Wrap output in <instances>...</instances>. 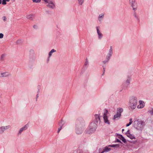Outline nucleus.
<instances>
[{
    "instance_id": "obj_19",
    "label": "nucleus",
    "mask_w": 153,
    "mask_h": 153,
    "mask_svg": "<svg viewBox=\"0 0 153 153\" xmlns=\"http://www.w3.org/2000/svg\"><path fill=\"white\" fill-rule=\"evenodd\" d=\"M33 2L36 3H38L41 1V0H33Z\"/></svg>"
},
{
    "instance_id": "obj_3",
    "label": "nucleus",
    "mask_w": 153,
    "mask_h": 153,
    "mask_svg": "<svg viewBox=\"0 0 153 153\" xmlns=\"http://www.w3.org/2000/svg\"><path fill=\"white\" fill-rule=\"evenodd\" d=\"M46 3L48 4L47 6L48 7L53 8L55 7V5L53 1L52 0H44Z\"/></svg>"
},
{
    "instance_id": "obj_26",
    "label": "nucleus",
    "mask_w": 153,
    "mask_h": 153,
    "mask_svg": "<svg viewBox=\"0 0 153 153\" xmlns=\"http://www.w3.org/2000/svg\"><path fill=\"white\" fill-rule=\"evenodd\" d=\"M3 35L2 33H0V38H2L3 37Z\"/></svg>"
},
{
    "instance_id": "obj_11",
    "label": "nucleus",
    "mask_w": 153,
    "mask_h": 153,
    "mask_svg": "<svg viewBox=\"0 0 153 153\" xmlns=\"http://www.w3.org/2000/svg\"><path fill=\"white\" fill-rule=\"evenodd\" d=\"M9 75V73L7 72L0 73V77L6 76Z\"/></svg>"
},
{
    "instance_id": "obj_27",
    "label": "nucleus",
    "mask_w": 153,
    "mask_h": 153,
    "mask_svg": "<svg viewBox=\"0 0 153 153\" xmlns=\"http://www.w3.org/2000/svg\"><path fill=\"white\" fill-rule=\"evenodd\" d=\"M104 15L102 14H100L99 16V18H101Z\"/></svg>"
},
{
    "instance_id": "obj_25",
    "label": "nucleus",
    "mask_w": 153,
    "mask_h": 153,
    "mask_svg": "<svg viewBox=\"0 0 153 153\" xmlns=\"http://www.w3.org/2000/svg\"><path fill=\"white\" fill-rule=\"evenodd\" d=\"M93 130V129L92 128H91L90 129V131H89V132H87V133H88V134H90L92 132L91 131Z\"/></svg>"
},
{
    "instance_id": "obj_8",
    "label": "nucleus",
    "mask_w": 153,
    "mask_h": 153,
    "mask_svg": "<svg viewBox=\"0 0 153 153\" xmlns=\"http://www.w3.org/2000/svg\"><path fill=\"white\" fill-rule=\"evenodd\" d=\"M94 116L95 123H97L98 121L100 122V121L99 116L98 114H95Z\"/></svg>"
},
{
    "instance_id": "obj_1",
    "label": "nucleus",
    "mask_w": 153,
    "mask_h": 153,
    "mask_svg": "<svg viewBox=\"0 0 153 153\" xmlns=\"http://www.w3.org/2000/svg\"><path fill=\"white\" fill-rule=\"evenodd\" d=\"M144 125V123L143 121L139 120L135 122L134 127L138 130H140L142 129Z\"/></svg>"
},
{
    "instance_id": "obj_30",
    "label": "nucleus",
    "mask_w": 153,
    "mask_h": 153,
    "mask_svg": "<svg viewBox=\"0 0 153 153\" xmlns=\"http://www.w3.org/2000/svg\"><path fill=\"white\" fill-rule=\"evenodd\" d=\"M112 47H111V49H110V50L111 51H112Z\"/></svg>"
},
{
    "instance_id": "obj_2",
    "label": "nucleus",
    "mask_w": 153,
    "mask_h": 153,
    "mask_svg": "<svg viewBox=\"0 0 153 153\" xmlns=\"http://www.w3.org/2000/svg\"><path fill=\"white\" fill-rule=\"evenodd\" d=\"M137 102V99L135 98H132L130 99L129 105L131 109H134L136 108Z\"/></svg>"
},
{
    "instance_id": "obj_31",
    "label": "nucleus",
    "mask_w": 153,
    "mask_h": 153,
    "mask_svg": "<svg viewBox=\"0 0 153 153\" xmlns=\"http://www.w3.org/2000/svg\"><path fill=\"white\" fill-rule=\"evenodd\" d=\"M111 54H109V56H109V57H110L111 56Z\"/></svg>"
},
{
    "instance_id": "obj_7",
    "label": "nucleus",
    "mask_w": 153,
    "mask_h": 153,
    "mask_svg": "<svg viewBox=\"0 0 153 153\" xmlns=\"http://www.w3.org/2000/svg\"><path fill=\"white\" fill-rule=\"evenodd\" d=\"M139 102L140 104L137 106V108H143L145 105V103L141 100H140Z\"/></svg>"
},
{
    "instance_id": "obj_13",
    "label": "nucleus",
    "mask_w": 153,
    "mask_h": 153,
    "mask_svg": "<svg viewBox=\"0 0 153 153\" xmlns=\"http://www.w3.org/2000/svg\"><path fill=\"white\" fill-rule=\"evenodd\" d=\"M120 114H119L117 113L114 116V119L116 120L117 118L120 117Z\"/></svg>"
},
{
    "instance_id": "obj_17",
    "label": "nucleus",
    "mask_w": 153,
    "mask_h": 153,
    "mask_svg": "<svg viewBox=\"0 0 153 153\" xmlns=\"http://www.w3.org/2000/svg\"><path fill=\"white\" fill-rule=\"evenodd\" d=\"M33 16L32 15H29L27 16V18L30 19H31L33 17Z\"/></svg>"
},
{
    "instance_id": "obj_20",
    "label": "nucleus",
    "mask_w": 153,
    "mask_h": 153,
    "mask_svg": "<svg viewBox=\"0 0 153 153\" xmlns=\"http://www.w3.org/2000/svg\"><path fill=\"white\" fill-rule=\"evenodd\" d=\"M78 1L79 2V4L81 5L83 2L84 0H78Z\"/></svg>"
},
{
    "instance_id": "obj_35",
    "label": "nucleus",
    "mask_w": 153,
    "mask_h": 153,
    "mask_svg": "<svg viewBox=\"0 0 153 153\" xmlns=\"http://www.w3.org/2000/svg\"><path fill=\"white\" fill-rule=\"evenodd\" d=\"M124 131V129H123L122 130V131L123 132V131Z\"/></svg>"
},
{
    "instance_id": "obj_22",
    "label": "nucleus",
    "mask_w": 153,
    "mask_h": 153,
    "mask_svg": "<svg viewBox=\"0 0 153 153\" xmlns=\"http://www.w3.org/2000/svg\"><path fill=\"white\" fill-rule=\"evenodd\" d=\"M76 133L78 134H79L81 133L82 131L80 132L79 130H77L76 131Z\"/></svg>"
},
{
    "instance_id": "obj_37",
    "label": "nucleus",
    "mask_w": 153,
    "mask_h": 153,
    "mask_svg": "<svg viewBox=\"0 0 153 153\" xmlns=\"http://www.w3.org/2000/svg\"><path fill=\"white\" fill-rule=\"evenodd\" d=\"M103 69L104 70V71H105V69H104V68H103Z\"/></svg>"
},
{
    "instance_id": "obj_18",
    "label": "nucleus",
    "mask_w": 153,
    "mask_h": 153,
    "mask_svg": "<svg viewBox=\"0 0 153 153\" xmlns=\"http://www.w3.org/2000/svg\"><path fill=\"white\" fill-rule=\"evenodd\" d=\"M55 51H56L55 50H54V49H53L49 53V57H50L52 53H53L55 52Z\"/></svg>"
},
{
    "instance_id": "obj_5",
    "label": "nucleus",
    "mask_w": 153,
    "mask_h": 153,
    "mask_svg": "<svg viewBox=\"0 0 153 153\" xmlns=\"http://www.w3.org/2000/svg\"><path fill=\"white\" fill-rule=\"evenodd\" d=\"M118 146V145H109L108 146L105 147L103 149V152H108L111 150V147H115Z\"/></svg>"
},
{
    "instance_id": "obj_21",
    "label": "nucleus",
    "mask_w": 153,
    "mask_h": 153,
    "mask_svg": "<svg viewBox=\"0 0 153 153\" xmlns=\"http://www.w3.org/2000/svg\"><path fill=\"white\" fill-rule=\"evenodd\" d=\"M6 1L5 0H3L2 1V4L3 5L6 4H7Z\"/></svg>"
},
{
    "instance_id": "obj_29",
    "label": "nucleus",
    "mask_w": 153,
    "mask_h": 153,
    "mask_svg": "<svg viewBox=\"0 0 153 153\" xmlns=\"http://www.w3.org/2000/svg\"><path fill=\"white\" fill-rule=\"evenodd\" d=\"M61 128H59V129H58V133H59V132L61 130Z\"/></svg>"
},
{
    "instance_id": "obj_9",
    "label": "nucleus",
    "mask_w": 153,
    "mask_h": 153,
    "mask_svg": "<svg viewBox=\"0 0 153 153\" xmlns=\"http://www.w3.org/2000/svg\"><path fill=\"white\" fill-rule=\"evenodd\" d=\"M129 130L127 132V136L131 139H135L134 136L129 133Z\"/></svg>"
},
{
    "instance_id": "obj_32",
    "label": "nucleus",
    "mask_w": 153,
    "mask_h": 153,
    "mask_svg": "<svg viewBox=\"0 0 153 153\" xmlns=\"http://www.w3.org/2000/svg\"><path fill=\"white\" fill-rule=\"evenodd\" d=\"M6 1H7V2H8L10 1V0H5Z\"/></svg>"
},
{
    "instance_id": "obj_36",
    "label": "nucleus",
    "mask_w": 153,
    "mask_h": 153,
    "mask_svg": "<svg viewBox=\"0 0 153 153\" xmlns=\"http://www.w3.org/2000/svg\"><path fill=\"white\" fill-rule=\"evenodd\" d=\"M109 57H108V59H109Z\"/></svg>"
},
{
    "instance_id": "obj_14",
    "label": "nucleus",
    "mask_w": 153,
    "mask_h": 153,
    "mask_svg": "<svg viewBox=\"0 0 153 153\" xmlns=\"http://www.w3.org/2000/svg\"><path fill=\"white\" fill-rule=\"evenodd\" d=\"M27 125H26L25 126L21 128L19 131L20 133H21V132L23 131V130H26L27 128Z\"/></svg>"
},
{
    "instance_id": "obj_10",
    "label": "nucleus",
    "mask_w": 153,
    "mask_h": 153,
    "mask_svg": "<svg viewBox=\"0 0 153 153\" xmlns=\"http://www.w3.org/2000/svg\"><path fill=\"white\" fill-rule=\"evenodd\" d=\"M7 126L2 127L0 128V134L2 133L3 131L5 129H7Z\"/></svg>"
},
{
    "instance_id": "obj_12",
    "label": "nucleus",
    "mask_w": 153,
    "mask_h": 153,
    "mask_svg": "<svg viewBox=\"0 0 153 153\" xmlns=\"http://www.w3.org/2000/svg\"><path fill=\"white\" fill-rule=\"evenodd\" d=\"M123 111V108H118L117 109V113L119 114H120Z\"/></svg>"
},
{
    "instance_id": "obj_6",
    "label": "nucleus",
    "mask_w": 153,
    "mask_h": 153,
    "mask_svg": "<svg viewBox=\"0 0 153 153\" xmlns=\"http://www.w3.org/2000/svg\"><path fill=\"white\" fill-rule=\"evenodd\" d=\"M130 2L133 10H134L137 7V4L135 2V0H130Z\"/></svg>"
},
{
    "instance_id": "obj_24",
    "label": "nucleus",
    "mask_w": 153,
    "mask_h": 153,
    "mask_svg": "<svg viewBox=\"0 0 153 153\" xmlns=\"http://www.w3.org/2000/svg\"><path fill=\"white\" fill-rule=\"evenodd\" d=\"M3 20L4 21H5L6 20L7 18L6 16H4L3 17Z\"/></svg>"
},
{
    "instance_id": "obj_34",
    "label": "nucleus",
    "mask_w": 153,
    "mask_h": 153,
    "mask_svg": "<svg viewBox=\"0 0 153 153\" xmlns=\"http://www.w3.org/2000/svg\"><path fill=\"white\" fill-rule=\"evenodd\" d=\"M35 26H36V25H34V26H33V27H34V28H35Z\"/></svg>"
},
{
    "instance_id": "obj_28",
    "label": "nucleus",
    "mask_w": 153,
    "mask_h": 153,
    "mask_svg": "<svg viewBox=\"0 0 153 153\" xmlns=\"http://www.w3.org/2000/svg\"><path fill=\"white\" fill-rule=\"evenodd\" d=\"M149 112L151 113V114H153V109H152V110L149 111Z\"/></svg>"
},
{
    "instance_id": "obj_16",
    "label": "nucleus",
    "mask_w": 153,
    "mask_h": 153,
    "mask_svg": "<svg viewBox=\"0 0 153 153\" xmlns=\"http://www.w3.org/2000/svg\"><path fill=\"white\" fill-rule=\"evenodd\" d=\"M130 122L126 124V126L127 127L129 126L132 123V119L131 118L129 120Z\"/></svg>"
},
{
    "instance_id": "obj_23",
    "label": "nucleus",
    "mask_w": 153,
    "mask_h": 153,
    "mask_svg": "<svg viewBox=\"0 0 153 153\" xmlns=\"http://www.w3.org/2000/svg\"><path fill=\"white\" fill-rule=\"evenodd\" d=\"M122 139H121V140H122V141L123 142H124V143L126 142V140L125 139H124V138L123 137H122Z\"/></svg>"
},
{
    "instance_id": "obj_33",
    "label": "nucleus",
    "mask_w": 153,
    "mask_h": 153,
    "mask_svg": "<svg viewBox=\"0 0 153 153\" xmlns=\"http://www.w3.org/2000/svg\"><path fill=\"white\" fill-rule=\"evenodd\" d=\"M1 0H0V4L1 3Z\"/></svg>"
},
{
    "instance_id": "obj_4",
    "label": "nucleus",
    "mask_w": 153,
    "mask_h": 153,
    "mask_svg": "<svg viewBox=\"0 0 153 153\" xmlns=\"http://www.w3.org/2000/svg\"><path fill=\"white\" fill-rule=\"evenodd\" d=\"M108 113V111L107 110H105V112L103 114V119L104 122L105 123H107L108 124H110L109 121L108 119V117L107 115Z\"/></svg>"
},
{
    "instance_id": "obj_15",
    "label": "nucleus",
    "mask_w": 153,
    "mask_h": 153,
    "mask_svg": "<svg viewBox=\"0 0 153 153\" xmlns=\"http://www.w3.org/2000/svg\"><path fill=\"white\" fill-rule=\"evenodd\" d=\"M97 30L98 34L99 36V37L100 38V37H101L102 36V34L100 33V31L99 30L98 27H97Z\"/></svg>"
}]
</instances>
